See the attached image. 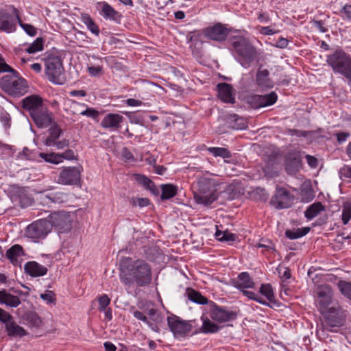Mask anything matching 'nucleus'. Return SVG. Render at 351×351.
Listing matches in <instances>:
<instances>
[{
	"label": "nucleus",
	"mask_w": 351,
	"mask_h": 351,
	"mask_svg": "<svg viewBox=\"0 0 351 351\" xmlns=\"http://www.w3.org/2000/svg\"><path fill=\"white\" fill-rule=\"evenodd\" d=\"M300 165V160L298 158H294L293 164L287 163L286 169L287 171L290 173L295 172V171L298 168Z\"/></svg>",
	"instance_id": "nucleus-59"
},
{
	"label": "nucleus",
	"mask_w": 351,
	"mask_h": 351,
	"mask_svg": "<svg viewBox=\"0 0 351 351\" xmlns=\"http://www.w3.org/2000/svg\"><path fill=\"white\" fill-rule=\"evenodd\" d=\"M312 27L322 33H325L328 31L327 27H325L324 23L322 21L313 20L311 21Z\"/></svg>",
	"instance_id": "nucleus-55"
},
{
	"label": "nucleus",
	"mask_w": 351,
	"mask_h": 351,
	"mask_svg": "<svg viewBox=\"0 0 351 351\" xmlns=\"http://www.w3.org/2000/svg\"><path fill=\"white\" fill-rule=\"evenodd\" d=\"M43 49V42L42 38H37L34 43H32L27 48L25 49L26 51L29 53H35L36 52L40 51Z\"/></svg>",
	"instance_id": "nucleus-44"
},
{
	"label": "nucleus",
	"mask_w": 351,
	"mask_h": 351,
	"mask_svg": "<svg viewBox=\"0 0 351 351\" xmlns=\"http://www.w3.org/2000/svg\"><path fill=\"white\" fill-rule=\"evenodd\" d=\"M256 84L259 90H265L273 88L274 83L269 77L267 69H258L256 75Z\"/></svg>",
	"instance_id": "nucleus-16"
},
{
	"label": "nucleus",
	"mask_w": 351,
	"mask_h": 351,
	"mask_svg": "<svg viewBox=\"0 0 351 351\" xmlns=\"http://www.w3.org/2000/svg\"><path fill=\"white\" fill-rule=\"evenodd\" d=\"M147 315L151 317L154 324L160 321V316L155 308L148 309Z\"/></svg>",
	"instance_id": "nucleus-58"
},
{
	"label": "nucleus",
	"mask_w": 351,
	"mask_h": 351,
	"mask_svg": "<svg viewBox=\"0 0 351 351\" xmlns=\"http://www.w3.org/2000/svg\"><path fill=\"white\" fill-rule=\"evenodd\" d=\"M194 198L197 204L206 206L213 203L217 199V196L213 192L208 193H199L194 195Z\"/></svg>",
	"instance_id": "nucleus-28"
},
{
	"label": "nucleus",
	"mask_w": 351,
	"mask_h": 351,
	"mask_svg": "<svg viewBox=\"0 0 351 351\" xmlns=\"http://www.w3.org/2000/svg\"><path fill=\"white\" fill-rule=\"evenodd\" d=\"M0 121L5 130L10 128L11 117L7 112L4 110L0 112Z\"/></svg>",
	"instance_id": "nucleus-50"
},
{
	"label": "nucleus",
	"mask_w": 351,
	"mask_h": 351,
	"mask_svg": "<svg viewBox=\"0 0 351 351\" xmlns=\"http://www.w3.org/2000/svg\"><path fill=\"white\" fill-rule=\"evenodd\" d=\"M22 104L23 107L29 112L31 116L33 115L34 112H38L45 107L41 98L37 95H30L25 97L23 99Z\"/></svg>",
	"instance_id": "nucleus-19"
},
{
	"label": "nucleus",
	"mask_w": 351,
	"mask_h": 351,
	"mask_svg": "<svg viewBox=\"0 0 351 351\" xmlns=\"http://www.w3.org/2000/svg\"><path fill=\"white\" fill-rule=\"evenodd\" d=\"M317 306L322 313L329 309L333 297L332 288L328 285H322L317 288Z\"/></svg>",
	"instance_id": "nucleus-10"
},
{
	"label": "nucleus",
	"mask_w": 351,
	"mask_h": 351,
	"mask_svg": "<svg viewBox=\"0 0 351 351\" xmlns=\"http://www.w3.org/2000/svg\"><path fill=\"white\" fill-rule=\"evenodd\" d=\"M98 302L99 310L100 311H104L106 310L107 306L109 305L110 299L106 294H103L99 298Z\"/></svg>",
	"instance_id": "nucleus-52"
},
{
	"label": "nucleus",
	"mask_w": 351,
	"mask_h": 351,
	"mask_svg": "<svg viewBox=\"0 0 351 351\" xmlns=\"http://www.w3.org/2000/svg\"><path fill=\"white\" fill-rule=\"evenodd\" d=\"M18 23L27 35L30 36H34L36 35L37 29L33 25L23 23L21 19H19Z\"/></svg>",
	"instance_id": "nucleus-48"
},
{
	"label": "nucleus",
	"mask_w": 351,
	"mask_h": 351,
	"mask_svg": "<svg viewBox=\"0 0 351 351\" xmlns=\"http://www.w3.org/2000/svg\"><path fill=\"white\" fill-rule=\"evenodd\" d=\"M5 326L7 334L10 337H22L27 334L23 327L12 320L9 321Z\"/></svg>",
	"instance_id": "nucleus-26"
},
{
	"label": "nucleus",
	"mask_w": 351,
	"mask_h": 351,
	"mask_svg": "<svg viewBox=\"0 0 351 351\" xmlns=\"http://www.w3.org/2000/svg\"><path fill=\"white\" fill-rule=\"evenodd\" d=\"M40 298L47 303H53L56 301L55 295L51 291H47L40 295Z\"/></svg>",
	"instance_id": "nucleus-56"
},
{
	"label": "nucleus",
	"mask_w": 351,
	"mask_h": 351,
	"mask_svg": "<svg viewBox=\"0 0 351 351\" xmlns=\"http://www.w3.org/2000/svg\"><path fill=\"white\" fill-rule=\"evenodd\" d=\"M25 273L33 278L41 277L48 272L47 267L39 264L38 262L32 261L27 262L24 265Z\"/></svg>",
	"instance_id": "nucleus-17"
},
{
	"label": "nucleus",
	"mask_w": 351,
	"mask_h": 351,
	"mask_svg": "<svg viewBox=\"0 0 351 351\" xmlns=\"http://www.w3.org/2000/svg\"><path fill=\"white\" fill-rule=\"evenodd\" d=\"M39 156L41 158H43L45 162L58 165L62 162V158L60 154L56 153H40Z\"/></svg>",
	"instance_id": "nucleus-39"
},
{
	"label": "nucleus",
	"mask_w": 351,
	"mask_h": 351,
	"mask_svg": "<svg viewBox=\"0 0 351 351\" xmlns=\"http://www.w3.org/2000/svg\"><path fill=\"white\" fill-rule=\"evenodd\" d=\"M228 33V29L221 24H216L204 30L206 37L216 41L224 40Z\"/></svg>",
	"instance_id": "nucleus-15"
},
{
	"label": "nucleus",
	"mask_w": 351,
	"mask_h": 351,
	"mask_svg": "<svg viewBox=\"0 0 351 351\" xmlns=\"http://www.w3.org/2000/svg\"><path fill=\"white\" fill-rule=\"evenodd\" d=\"M44 202L48 204L49 202H53L55 204H61L68 199V196L63 192L53 193L49 195L43 196Z\"/></svg>",
	"instance_id": "nucleus-31"
},
{
	"label": "nucleus",
	"mask_w": 351,
	"mask_h": 351,
	"mask_svg": "<svg viewBox=\"0 0 351 351\" xmlns=\"http://www.w3.org/2000/svg\"><path fill=\"white\" fill-rule=\"evenodd\" d=\"M97 5L100 8V14L104 19L117 23L120 21L121 15L108 3L105 1L99 2L97 3Z\"/></svg>",
	"instance_id": "nucleus-21"
},
{
	"label": "nucleus",
	"mask_w": 351,
	"mask_h": 351,
	"mask_svg": "<svg viewBox=\"0 0 351 351\" xmlns=\"http://www.w3.org/2000/svg\"><path fill=\"white\" fill-rule=\"evenodd\" d=\"M337 287L341 293L346 298L351 300V282L340 280L337 283Z\"/></svg>",
	"instance_id": "nucleus-40"
},
{
	"label": "nucleus",
	"mask_w": 351,
	"mask_h": 351,
	"mask_svg": "<svg viewBox=\"0 0 351 351\" xmlns=\"http://www.w3.org/2000/svg\"><path fill=\"white\" fill-rule=\"evenodd\" d=\"M208 152L213 155L215 157H221L224 159L229 158L231 157L230 152L226 148L223 147H208L207 149Z\"/></svg>",
	"instance_id": "nucleus-38"
},
{
	"label": "nucleus",
	"mask_w": 351,
	"mask_h": 351,
	"mask_svg": "<svg viewBox=\"0 0 351 351\" xmlns=\"http://www.w3.org/2000/svg\"><path fill=\"white\" fill-rule=\"evenodd\" d=\"M216 228L215 236L218 241H234L237 239L236 235L228 230L219 229L217 226Z\"/></svg>",
	"instance_id": "nucleus-33"
},
{
	"label": "nucleus",
	"mask_w": 351,
	"mask_h": 351,
	"mask_svg": "<svg viewBox=\"0 0 351 351\" xmlns=\"http://www.w3.org/2000/svg\"><path fill=\"white\" fill-rule=\"evenodd\" d=\"M125 103L131 107H137L143 105V102L141 100L130 98L125 100Z\"/></svg>",
	"instance_id": "nucleus-63"
},
{
	"label": "nucleus",
	"mask_w": 351,
	"mask_h": 351,
	"mask_svg": "<svg viewBox=\"0 0 351 351\" xmlns=\"http://www.w3.org/2000/svg\"><path fill=\"white\" fill-rule=\"evenodd\" d=\"M276 271L279 276V277L283 280L285 281L289 279L291 276V271L289 267H285L282 265H279L276 268Z\"/></svg>",
	"instance_id": "nucleus-47"
},
{
	"label": "nucleus",
	"mask_w": 351,
	"mask_h": 351,
	"mask_svg": "<svg viewBox=\"0 0 351 351\" xmlns=\"http://www.w3.org/2000/svg\"><path fill=\"white\" fill-rule=\"evenodd\" d=\"M123 117L119 114L109 113L105 116L101 122V125L106 129H119L123 122Z\"/></svg>",
	"instance_id": "nucleus-20"
},
{
	"label": "nucleus",
	"mask_w": 351,
	"mask_h": 351,
	"mask_svg": "<svg viewBox=\"0 0 351 351\" xmlns=\"http://www.w3.org/2000/svg\"><path fill=\"white\" fill-rule=\"evenodd\" d=\"M120 280L127 286L136 285L144 287L152 280V269L144 260H133L130 257L123 258L120 262Z\"/></svg>",
	"instance_id": "nucleus-1"
},
{
	"label": "nucleus",
	"mask_w": 351,
	"mask_h": 351,
	"mask_svg": "<svg viewBox=\"0 0 351 351\" xmlns=\"http://www.w3.org/2000/svg\"><path fill=\"white\" fill-rule=\"evenodd\" d=\"M80 114L92 118H95L98 116L99 113L94 108H87L85 110L82 111L80 112Z\"/></svg>",
	"instance_id": "nucleus-60"
},
{
	"label": "nucleus",
	"mask_w": 351,
	"mask_h": 351,
	"mask_svg": "<svg viewBox=\"0 0 351 351\" xmlns=\"http://www.w3.org/2000/svg\"><path fill=\"white\" fill-rule=\"evenodd\" d=\"M12 319V316L9 313L0 308V321L5 324V326L6 324Z\"/></svg>",
	"instance_id": "nucleus-57"
},
{
	"label": "nucleus",
	"mask_w": 351,
	"mask_h": 351,
	"mask_svg": "<svg viewBox=\"0 0 351 351\" xmlns=\"http://www.w3.org/2000/svg\"><path fill=\"white\" fill-rule=\"evenodd\" d=\"M275 199L278 203V207L280 208L289 207L293 201V196L287 190L283 189L277 191Z\"/></svg>",
	"instance_id": "nucleus-23"
},
{
	"label": "nucleus",
	"mask_w": 351,
	"mask_h": 351,
	"mask_svg": "<svg viewBox=\"0 0 351 351\" xmlns=\"http://www.w3.org/2000/svg\"><path fill=\"white\" fill-rule=\"evenodd\" d=\"M261 107H266L269 106H271L275 104L277 101L278 96L276 93L271 92L269 94L259 95Z\"/></svg>",
	"instance_id": "nucleus-41"
},
{
	"label": "nucleus",
	"mask_w": 351,
	"mask_h": 351,
	"mask_svg": "<svg viewBox=\"0 0 351 351\" xmlns=\"http://www.w3.org/2000/svg\"><path fill=\"white\" fill-rule=\"evenodd\" d=\"M25 255L23 247L16 244L7 250L5 256L14 266H21L23 257Z\"/></svg>",
	"instance_id": "nucleus-18"
},
{
	"label": "nucleus",
	"mask_w": 351,
	"mask_h": 351,
	"mask_svg": "<svg viewBox=\"0 0 351 351\" xmlns=\"http://www.w3.org/2000/svg\"><path fill=\"white\" fill-rule=\"evenodd\" d=\"M326 62L335 73L345 77L351 82V56L343 49H338L326 56Z\"/></svg>",
	"instance_id": "nucleus-4"
},
{
	"label": "nucleus",
	"mask_w": 351,
	"mask_h": 351,
	"mask_svg": "<svg viewBox=\"0 0 351 351\" xmlns=\"http://www.w3.org/2000/svg\"><path fill=\"white\" fill-rule=\"evenodd\" d=\"M241 291L243 294L247 297L248 298L254 300L259 304H261L263 305L269 306V304L267 302L262 298L258 293H256L253 291H247L245 289H241Z\"/></svg>",
	"instance_id": "nucleus-45"
},
{
	"label": "nucleus",
	"mask_w": 351,
	"mask_h": 351,
	"mask_svg": "<svg viewBox=\"0 0 351 351\" xmlns=\"http://www.w3.org/2000/svg\"><path fill=\"white\" fill-rule=\"evenodd\" d=\"M133 315L136 319L141 320V321L143 322L144 323L147 324L152 330H153L154 331H158V328L156 325V324L150 322L148 319V318L142 312L136 311L133 313Z\"/></svg>",
	"instance_id": "nucleus-43"
},
{
	"label": "nucleus",
	"mask_w": 351,
	"mask_h": 351,
	"mask_svg": "<svg viewBox=\"0 0 351 351\" xmlns=\"http://www.w3.org/2000/svg\"><path fill=\"white\" fill-rule=\"evenodd\" d=\"M31 117L39 128H46L54 122L52 113L45 106L39 111L34 112Z\"/></svg>",
	"instance_id": "nucleus-14"
},
{
	"label": "nucleus",
	"mask_w": 351,
	"mask_h": 351,
	"mask_svg": "<svg viewBox=\"0 0 351 351\" xmlns=\"http://www.w3.org/2000/svg\"><path fill=\"white\" fill-rule=\"evenodd\" d=\"M206 311L209 317L217 323H224L237 318L235 312L228 310L226 307L218 306L213 302H209Z\"/></svg>",
	"instance_id": "nucleus-8"
},
{
	"label": "nucleus",
	"mask_w": 351,
	"mask_h": 351,
	"mask_svg": "<svg viewBox=\"0 0 351 351\" xmlns=\"http://www.w3.org/2000/svg\"><path fill=\"white\" fill-rule=\"evenodd\" d=\"M177 193V187L173 184H164L162 186V199H168L173 197Z\"/></svg>",
	"instance_id": "nucleus-37"
},
{
	"label": "nucleus",
	"mask_w": 351,
	"mask_h": 351,
	"mask_svg": "<svg viewBox=\"0 0 351 351\" xmlns=\"http://www.w3.org/2000/svg\"><path fill=\"white\" fill-rule=\"evenodd\" d=\"M121 156L126 161H133V154L125 147L121 151Z\"/></svg>",
	"instance_id": "nucleus-62"
},
{
	"label": "nucleus",
	"mask_w": 351,
	"mask_h": 351,
	"mask_svg": "<svg viewBox=\"0 0 351 351\" xmlns=\"http://www.w3.org/2000/svg\"><path fill=\"white\" fill-rule=\"evenodd\" d=\"M19 19V12L14 6L0 10V32L6 33L15 32Z\"/></svg>",
	"instance_id": "nucleus-6"
},
{
	"label": "nucleus",
	"mask_w": 351,
	"mask_h": 351,
	"mask_svg": "<svg viewBox=\"0 0 351 351\" xmlns=\"http://www.w3.org/2000/svg\"><path fill=\"white\" fill-rule=\"evenodd\" d=\"M45 73L48 79L56 84L64 82V68L60 56H49L45 60Z\"/></svg>",
	"instance_id": "nucleus-5"
},
{
	"label": "nucleus",
	"mask_w": 351,
	"mask_h": 351,
	"mask_svg": "<svg viewBox=\"0 0 351 351\" xmlns=\"http://www.w3.org/2000/svg\"><path fill=\"white\" fill-rule=\"evenodd\" d=\"M143 250L146 258L150 261L158 258L162 254L161 250L154 243L145 245Z\"/></svg>",
	"instance_id": "nucleus-30"
},
{
	"label": "nucleus",
	"mask_w": 351,
	"mask_h": 351,
	"mask_svg": "<svg viewBox=\"0 0 351 351\" xmlns=\"http://www.w3.org/2000/svg\"><path fill=\"white\" fill-rule=\"evenodd\" d=\"M233 117L236 122H238V124L233 128L236 130H243L246 128V124L244 121L241 118H239L237 115H234Z\"/></svg>",
	"instance_id": "nucleus-64"
},
{
	"label": "nucleus",
	"mask_w": 351,
	"mask_h": 351,
	"mask_svg": "<svg viewBox=\"0 0 351 351\" xmlns=\"http://www.w3.org/2000/svg\"><path fill=\"white\" fill-rule=\"evenodd\" d=\"M341 219L343 224H347L351 219V203L346 202L343 205Z\"/></svg>",
	"instance_id": "nucleus-46"
},
{
	"label": "nucleus",
	"mask_w": 351,
	"mask_h": 351,
	"mask_svg": "<svg viewBox=\"0 0 351 351\" xmlns=\"http://www.w3.org/2000/svg\"><path fill=\"white\" fill-rule=\"evenodd\" d=\"M254 285V282L247 272L241 273L235 280V287L240 290L253 288Z\"/></svg>",
	"instance_id": "nucleus-25"
},
{
	"label": "nucleus",
	"mask_w": 351,
	"mask_h": 351,
	"mask_svg": "<svg viewBox=\"0 0 351 351\" xmlns=\"http://www.w3.org/2000/svg\"><path fill=\"white\" fill-rule=\"evenodd\" d=\"M80 178V167H73L63 169L59 175L58 182L64 185L77 184Z\"/></svg>",
	"instance_id": "nucleus-13"
},
{
	"label": "nucleus",
	"mask_w": 351,
	"mask_h": 351,
	"mask_svg": "<svg viewBox=\"0 0 351 351\" xmlns=\"http://www.w3.org/2000/svg\"><path fill=\"white\" fill-rule=\"evenodd\" d=\"M325 313L326 315L322 324L323 329L330 332H337V329L344 322L343 311L338 305L330 308Z\"/></svg>",
	"instance_id": "nucleus-7"
},
{
	"label": "nucleus",
	"mask_w": 351,
	"mask_h": 351,
	"mask_svg": "<svg viewBox=\"0 0 351 351\" xmlns=\"http://www.w3.org/2000/svg\"><path fill=\"white\" fill-rule=\"evenodd\" d=\"M202 325L200 328V332L204 334L215 333L219 330V327L217 324L213 322L208 317L202 316Z\"/></svg>",
	"instance_id": "nucleus-29"
},
{
	"label": "nucleus",
	"mask_w": 351,
	"mask_h": 351,
	"mask_svg": "<svg viewBox=\"0 0 351 351\" xmlns=\"http://www.w3.org/2000/svg\"><path fill=\"white\" fill-rule=\"evenodd\" d=\"M8 72L0 80L2 90L14 97L25 94L28 90L27 82L13 69L11 68Z\"/></svg>",
	"instance_id": "nucleus-3"
},
{
	"label": "nucleus",
	"mask_w": 351,
	"mask_h": 351,
	"mask_svg": "<svg viewBox=\"0 0 351 351\" xmlns=\"http://www.w3.org/2000/svg\"><path fill=\"white\" fill-rule=\"evenodd\" d=\"M81 20L92 34L95 36H99L100 32L99 28L98 25L93 21L89 14H82Z\"/></svg>",
	"instance_id": "nucleus-32"
},
{
	"label": "nucleus",
	"mask_w": 351,
	"mask_h": 351,
	"mask_svg": "<svg viewBox=\"0 0 351 351\" xmlns=\"http://www.w3.org/2000/svg\"><path fill=\"white\" fill-rule=\"evenodd\" d=\"M247 103L254 108H262L261 104L263 103H261L260 97L258 95L250 96L247 98Z\"/></svg>",
	"instance_id": "nucleus-53"
},
{
	"label": "nucleus",
	"mask_w": 351,
	"mask_h": 351,
	"mask_svg": "<svg viewBox=\"0 0 351 351\" xmlns=\"http://www.w3.org/2000/svg\"><path fill=\"white\" fill-rule=\"evenodd\" d=\"M60 154L62 158V162L64 161V160H73L75 158L74 152L71 149H68L64 153Z\"/></svg>",
	"instance_id": "nucleus-61"
},
{
	"label": "nucleus",
	"mask_w": 351,
	"mask_h": 351,
	"mask_svg": "<svg viewBox=\"0 0 351 351\" xmlns=\"http://www.w3.org/2000/svg\"><path fill=\"white\" fill-rule=\"evenodd\" d=\"M51 227L54 226L58 228L59 233L66 232L71 228V215L64 212H58L52 214L50 217Z\"/></svg>",
	"instance_id": "nucleus-12"
},
{
	"label": "nucleus",
	"mask_w": 351,
	"mask_h": 351,
	"mask_svg": "<svg viewBox=\"0 0 351 351\" xmlns=\"http://www.w3.org/2000/svg\"><path fill=\"white\" fill-rule=\"evenodd\" d=\"M188 298L192 301L193 302L199 304H207L208 305L209 302L206 298L204 297L199 292L193 290V289H188Z\"/></svg>",
	"instance_id": "nucleus-34"
},
{
	"label": "nucleus",
	"mask_w": 351,
	"mask_h": 351,
	"mask_svg": "<svg viewBox=\"0 0 351 351\" xmlns=\"http://www.w3.org/2000/svg\"><path fill=\"white\" fill-rule=\"evenodd\" d=\"M49 127H50L49 130V136L45 139L44 144L47 147H51L55 145V141L58 139L62 130L55 121Z\"/></svg>",
	"instance_id": "nucleus-27"
},
{
	"label": "nucleus",
	"mask_w": 351,
	"mask_h": 351,
	"mask_svg": "<svg viewBox=\"0 0 351 351\" xmlns=\"http://www.w3.org/2000/svg\"><path fill=\"white\" fill-rule=\"evenodd\" d=\"M88 74L92 77H98L103 74V66L89 65L87 67Z\"/></svg>",
	"instance_id": "nucleus-49"
},
{
	"label": "nucleus",
	"mask_w": 351,
	"mask_h": 351,
	"mask_svg": "<svg viewBox=\"0 0 351 351\" xmlns=\"http://www.w3.org/2000/svg\"><path fill=\"white\" fill-rule=\"evenodd\" d=\"M237 60L245 69L250 67L257 59L254 47L243 37H235L232 40Z\"/></svg>",
	"instance_id": "nucleus-2"
},
{
	"label": "nucleus",
	"mask_w": 351,
	"mask_h": 351,
	"mask_svg": "<svg viewBox=\"0 0 351 351\" xmlns=\"http://www.w3.org/2000/svg\"><path fill=\"white\" fill-rule=\"evenodd\" d=\"M259 292L261 295L265 296L269 302H272L274 300L275 296L270 284H262Z\"/></svg>",
	"instance_id": "nucleus-42"
},
{
	"label": "nucleus",
	"mask_w": 351,
	"mask_h": 351,
	"mask_svg": "<svg viewBox=\"0 0 351 351\" xmlns=\"http://www.w3.org/2000/svg\"><path fill=\"white\" fill-rule=\"evenodd\" d=\"M136 180L146 188L151 189L154 186L152 181L143 175H136Z\"/></svg>",
	"instance_id": "nucleus-51"
},
{
	"label": "nucleus",
	"mask_w": 351,
	"mask_h": 351,
	"mask_svg": "<svg viewBox=\"0 0 351 351\" xmlns=\"http://www.w3.org/2000/svg\"><path fill=\"white\" fill-rule=\"evenodd\" d=\"M324 208V206L320 202L314 203L305 211V217L311 219L315 217Z\"/></svg>",
	"instance_id": "nucleus-35"
},
{
	"label": "nucleus",
	"mask_w": 351,
	"mask_h": 351,
	"mask_svg": "<svg viewBox=\"0 0 351 351\" xmlns=\"http://www.w3.org/2000/svg\"><path fill=\"white\" fill-rule=\"evenodd\" d=\"M167 324L171 331L177 337L185 336L191 330V325L189 322L176 316L169 317Z\"/></svg>",
	"instance_id": "nucleus-11"
},
{
	"label": "nucleus",
	"mask_w": 351,
	"mask_h": 351,
	"mask_svg": "<svg viewBox=\"0 0 351 351\" xmlns=\"http://www.w3.org/2000/svg\"><path fill=\"white\" fill-rule=\"evenodd\" d=\"M51 230V223L49 220L40 219L29 225L25 235L29 239H44Z\"/></svg>",
	"instance_id": "nucleus-9"
},
{
	"label": "nucleus",
	"mask_w": 351,
	"mask_h": 351,
	"mask_svg": "<svg viewBox=\"0 0 351 351\" xmlns=\"http://www.w3.org/2000/svg\"><path fill=\"white\" fill-rule=\"evenodd\" d=\"M310 230L308 227H302L297 229L289 230L286 231V236L289 239H297L306 235Z\"/></svg>",
	"instance_id": "nucleus-36"
},
{
	"label": "nucleus",
	"mask_w": 351,
	"mask_h": 351,
	"mask_svg": "<svg viewBox=\"0 0 351 351\" xmlns=\"http://www.w3.org/2000/svg\"><path fill=\"white\" fill-rule=\"evenodd\" d=\"M132 205L134 206L145 207L149 204L147 198L135 197L132 199Z\"/></svg>",
	"instance_id": "nucleus-54"
},
{
	"label": "nucleus",
	"mask_w": 351,
	"mask_h": 351,
	"mask_svg": "<svg viewBox=\"0 0 351 351\" xmlns=\"http://www.w3.org/2000/svg\"><path fill=\"white\" fill-rule=\"evenodd\" d=\"M217 89L218 97L221 101L230 104L234 102V97L232 95V88L230 85L226 83L219 84Z\"/></svg>",
	"instance_id": "nucleus-22"
},
{
	"label": "nucleus",
	"mask_w": 351,
	"mask_h": 351,
	"mask_svg": "<svg viewBox=\"0 0 351 351\" xmlns=\"http://www.w3.org/2000/svg\"><path fill=\"white\" fill-rule=\"evenodd\" d=\"M0 304L11 308H16L21 304V300L19 297L3 289L0 291Z\"/></svg>",
	"instance_id": "nucleus-24"
}]
</instances>
